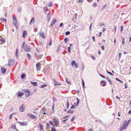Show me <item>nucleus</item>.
I'll list each match as a JSON object with an SVG mask.
<instances>
[{
  "mask_svg": "<svg viewBox=\"0 0 131 131\" xmlns=\"http://www.w3.org/2000/svg\"><path fill=\"white\" fill-rule=\"evenodd\" d=\"M52 121L54 123L55 125H54L53 124V122L51 121H49V122L50 124L52 125L53 126L58 127L59 124V122L57 119L55 118H53L52 119Z\"/></svg>",
  "mask_w": 131,
  "mask_h": 131,
  "instance_id": "obj_1",
  "label": "nucleus"
},
{
  "mask_svg": "<svg viewBox=\"0 0 131 131\" xmlns=\"http://www.w3.org/2000/svg\"><path fill=\"white\" fill-rule=\"evenodd\" d=\"M128 125H127V123L124 122V124L121 126H120L119 128L120 131H122L123 129H125L127 127Z\"/></svg>",
  "mask_w": 131,
  "mask_h": 131,
  "instance_id": "obj_2",
  "label": "nucleus"
},
{
  "mask_svg": "<svg viewBox=\"0 0 131 131\" xmlns=\"http://www.w3.org/2000/svg\"><path fill=\"white\" fill-rule=\"evenodd\" d=\"M13 23L14 25L16 27V28L17 30L18 28V22L17 19L16 17H13Z\"/></svg>",
  "mask_w": 131,
  "mask_h": 131,
  "instance_id": "obj_3",
  "label": "nucleus"
},
{
  "mask_svg": "<svg viewBox=\"0 0 131 131\" xmlns=\"http://www.w3.org/2000/svg\"><path fill=\"white\" fill-rule=\"evenodd\" d=\"M27 115L29 117L31 118L34 119H35L36 120L37 118V116H35L33 114L30 113H29L27 114Z\"/></svg>",
  "mask_w": 131,
  "mask_h": 131,
  "instance_id": "obj_4",
  "label": "nucleus"
},
{
  "mask_svg": "<svg viewBox=\"0 0 131 131\" xmlns=\"http://www.w3.org/2000/svg\"><path fill=\"white\" fill-rule=\"evenodd\" d=\"M24 92L25 93H26L25 94L26 97H28L30 95V92L28 89H26L24 90Z\"/></svg>",
  "mask_w": 131,
  "mask_h": 131,
  "instance_id": "obj_5",
  "label": "nucleus"
},
{
  "mask_svg": "<svg viewBox=\"0 0 131 131\" xmlns=\"http://www.w3.org/2000/svg\"><path fill=\"white\" fill-rule=\"evenodd\" d=\"M25 106L24 104H23L19 108V110L20 112H23L25 110Z\"/></svg>",
  "mask_w": 131,
  "mask_h": 131,
  "instance_id": "obj_6",
  "label": "nucleus"
},
{
  "mask_svg": "<svg viewBox=\"0 0 131 131\" xmlns=\"http://www.w3.org/2000/svg\"><path fill=\"white\" fill-rule=\"evenodd\" d=\"M71 64L73 67L74 66L75 68H78V64L76 63L74 60L72 61L71 63Z\"/></svg>",
  "mask_w": 131,
  "mask_h": 131,
  "instance_id": "obj_7",
  "label": "nucleus"
},
{
  "mask_svg": "<svg viewBox=\"0 0 131 131\" xmlns=\"http://www.w3.org/2000/svg\"><path fill=\"white\" fill-rule=\"evenodd\" d=\"M14 63V61L12 59L10 60L8 64V66H11L13 65Z\"/></svg>",
  "mask_w": 131,
  "mask_h": 131,
  "instance_id": "obj_8",
  "label": "nucleus"
},
{
  "mask_svg": "<svg viewBox=\"0 0 131 131\" xmlns=\"http://www.w3.org/2000/svg\"><path fill=\"white\" fill-rule=\"evenodd\" d=\"M24 50L26 52H29L30 51L31 49L29 47L25 46L24 48Z\"/></svg>",
  "mask_w": 131,
  "mask_h": 131,
  "instance_id": "obj_9",
  "label": "nucleus"
},
{
  "mask_svg": "<svg viewBox=\"0 0 131 131\" xmlns=\"http://www.w3.org/2000/svg\"><path fill=\"white\" fill-rule=\"evenodd\" d=\"M18 123L21 126H26L27 125V123L25 122H19Z\"/></svg>",
  "mask_w": 131,
  "mask_h": 131,
  "instance_id": "obj_10",
  "label": "nucleus"
},
{
  "mask_svg": "<svg viewBox=\"0 0 131 131\" xmlns=\"http://www.w3.org/2000/svg\"><path fill=\"white\" fill-rule=\"evenodd\" d=\"M53 81L54 82V86H56L57 85H61V83H59L57 81H56V80L55 79H53Z\"/></svg>",
  "mask_w": 131,
  "mask_h": 131,
  "instance_id": "obj_11",
  "label": "nucleus"
},
{
  "mask_svg": "<svg viewBox=\"0 0 131 131\" xmlns=\"http://www.w3.org/2000/svg\"><path fill=\"white\" fill-rule=\"evenodd\" d=\"M41 64H40V62L37 63L36 64V69L37 70H39V68H40V66Z\"/></svg>",
  "mask_w": 131,
  "mask_h": 131,
  "instance_id": "obj_12",
  "label": "nucleus"
},
{
  "mask_svg": "<svg viewBox=\"0 0 131 131\" xmlns=\"http://www.w3.org/2000/svg\"><path fill=\"white\" fill-rule=\"evenodd\" d=\"M27 36V32L25 30H24L23 33V37L24 38H25Z\"/></svg>",
  "mask_w": 131,
  "mask_h": 131,
  "instance_id": "obj_13",
  "label": "nucleus"
},
{
  "mask_svg": "<svg viewBox=\"0 0 131 131\" xmlns=\"http://www.w3.org/2000/svg\"><path fill=\"white\" fill-rule=\"evenodd\" d=\"M42 55L38 54H37L35 56L36 57L37 59H39L41 58L42 57Z\"/></svg>",
  "mask_w": 131,
  "mask_h": 131,
  "instance_id": "obj_14",
  "label": "nucleus"
},
{
  "mask_svg": "<svg viewBox=\"0 0 131 131\" xmlns=\"http://www.w3.org/2000/svg\"><path fill=\"white\" fill-rule=\"evenodd\" d=\"M56 21L57 20H56L54 19H53L52 21H51V23L50 25V27H51L52 26L53 24H54Z\"/></svg>",
  "mask_w": 131,
  "mask_h": 131,
  "instance_id": "obj_15",
  "label": "nucleus"
},
{
  "mask_svg": "<svg viewBox=\"0 0 131 131\" xmlns=\"http://www.w3.org/2000/svg\"><path fill=\"white\" fill-rule=\"evenodd\" d=\"M38 126L40 128V130L42 131L43 128V126L40 123H39Z\"/></svg>",
  "mask_w": 131,
  "mask_h": 131,
  "instance_id": "obj_16",
  "label": "nucleus"
},
{
  "mask_svg": "<svg viewBox=\"0 0 131 131\" xmlns=\"http://www.w3.org/2000/svg\"><path fill=\"white\" fill-rule=\"evenodd\" d=\"M11 128L13 129L14 130H15L16 131H19L17 128L16 125H12L11 127Z\"/></svg>",
  "mask_w": 131,
  "mask_h": 131,
  "instance_id": "obj_17",
  "label": "nucleus"
},
{
  "mask_svg": "<svg viewBox=\"0 0 131 131\" xmlns=\"http://www.w3.org/2000/svg\"><path fill=\"white\" fill-rule=\"evenodd\" d=\"M39 35L41 36L43 38H45V35L44 33L40 32L39 34Z\"/></svg>",
  "mask_w": 131,
  "mask_h": 131,
  "instance_id": "obj_18",
  "label": "nucleus"
},
{
  "mask_svg": "<svg viewBox=\"0 0 131 131\" xmlns=\"http://www.w3.org/2000/svg\"><path fill=\"white\" fill-rule=\"evenodd\" d=\"M35 19H34V18H32L31 20L29 23V25H31L32 23H34V22H35Z\"/></svg>",
  "mask_w": 131,
  "mask_h": 131,
  "instance_id": "obj_19",
  "label": "nucleus"
},
{
  "mask_svg": "<svg viewBox=\"0 0 131 131\" xmlns=\"http://www.w3.org/2000/svg\"><path fill=\"white\" fill-rule=\"evenodd\" d=\"M1 70L2 72L3 73H5L6 72V69L4 68H1Z\"/></svg>",
  "mask_w": 131,
  "mask_h": 131,
  "instance_id": "obj_20",
  "label": "nucleus"
},
{
  "mask_svg": "<svg viewBox=\"0 0 131 131\" xmlns=\"http://www.w3.org/2000/svg\"><path fill=\"white\" fill-rule=\"evenodd\" d=\"M122 44L123 45H125V39L124 37H123L122 36Z\"/></svg>",
  "mask_w": 131,
  "mask_h": 131,
  "instance_id": "obj_21",
  "label": "nucleus"
},
{
  "mask_svg": "<svg viewBox=\"0 0 131 131\" xmlns=\"http://www.w3.org/2000/svg\"><path fill=\"white\" fill-rule=\"evenodd\" d=\"M0 41L1 42L0 43V44H2V43H4L5 42L4 39L2 38L0 39Z\"/></svg>",
  "mask_w": 131,
  "mask_h": 131,
  "instance_id": "obj_22",
  "label": "nucleus"
},
{
  "mask_svg": "<svg viewBox=\"0 0 131 131\" xmlns=\"http://www.w3.org/2000/svg\"><path fill=\"white\" fill-rule=\"evenodd\" d=\"M31 83L34 86H36L37 85V83L36 82H31Z\"/></svg>",
  "mask_w": 131,
  "mask_h": 131,
  "instance_id": "obj_23",
  "label": "nucleus"
},
{
  "mask_svg": "<svg viewBox=\"0 0 131 131\" xmlns=\"http://www.w3.org/2000/svg\"><path fill=\"white\" fill-rule=\"evenodd\" d=\"M76 99L77 100V102L76 103H74V105H75V106H78V105L79 104V99L77 98Z\"/></svg>",
  "mask_w": 131,
  "mask_h": 131,
  "instance_id": "obj_24",
  "label": "nucleus"
},
{
  "mask_svg": "<svg viewBox=\"0 0 131 131\" xmlns=\"http://www.w3.org/2000/svg\"><path fill=\"white\" fill-rule=\"evenodd\" d=\"M100 83H103V84L102 85H101L102 86H105V82L103 81H101V82Z\"/></svg>",
  "mask_w": 131,
  "mask_h": 131,
  "instance_id": "obj_25",
  "label": "nucleus"
},
{
  "mask_svg": "<svg viewBox=\"0 0 131 131\" xmlns=\"http://www.w3.org/2000/svg\"><path fill=\"white\" fill-rule=\"evenodd\" d=\"M24 95V93L23 92H21L18 93V96H20Z\"/></svg>",
  "mask_w": 131,
  "mask_h": 131,
  "instance_id": "obj_26",
  "label": "nucleus"
},
{
  "mask_svg": "<svg viewBox=\"0 0 131 131\" xmlns=\"http://www.w3.org/2000/svg\"><path fill=\"white\" fill-rule=\"evenodd\" d=\"M115 79H116V80H117V81H119L120 82H121V83L122 84L123 83V82L122 81H121V80H119V79H118V78H116Z\"/></svg>",
  "mask_w": 131,
  "mask_h": 131,
  "instance_id": "obj_27",
  "label": "nucleus"
},
{
  "mask_svg": "<svg viewBox=\"0 0 131 131\" xmlns=\"http://www.w3.org/2000/svg\"><path fill=\"white\" fill-rule=\"evenodd\" d=\"M131 121V120L130 119H129L128 121H124V122L125 123H127V125H128L130 123V122Z\"/></svg>",
  "mask_w": 131,
  "mask_h": 131,
  "instance_id": "obj_28",
  "label": "nucleus"
},
{
  "mask_svg": "<svg viewBox=\"0 0 131 131\" xmlns=\"http://www.w3.org/2000/svg\"><path fill=\"white\" fill-rule=\"evenodd\" d=\"M0 20L2 21L3 22L4 21H5V23L6 22V20L5 19H4L3 18H1L0 19Z\"/></svg>",
  "mask_w": 131,
  "mask_h": 131,
  "instance_id": "obj_29",
  "label": "nucleus"
},
{
  "mask_svg": "<svg viewBox=\"0 0 131 131\" xmlns=\"http://www.w3.org/2000/svg\"><path fill=\"white\" fill-rule=\"evenodd\" d=\"M25 75L24 74H23L21 75V77L22 79H24L25 78Z\"/></svg>",
  "mask_w": 131,
  "mask_h": 131,
  "instance_id": "obj_30",
  "label": "nucleus"
},
{
  "mask_svg": "<svg viewBox=\"0 0 131 131\" xmlns=\"http://www.w3.org/2000/svg\"><path fill=\"white\" fill-rule=\"evenodd\" d=\"M47 86V85L46 84H44L41 85L40 86V88H44V87L46 86Z\"/></svg>",
  "mask_w": 131,
  "mask_h": 131,
  "instance_id": "obj_31",
  "label": "nucleus"
},
{
  "mask_svg": "<svg viewBox=\"0 0 131 131\" xmlns=\"http://www.w3.org/2000/svg\"><path fill=\"white\" fill-rule=\"evenodd\" d=\"M69 102L68 101L66 103V105H67V109H68L69 107Z\"/></svg>",
  "mask_w": 131,
  "mask_h": 131,
  "instance_id": "obj_32",
  "label": "nucleus"
},
{
  "mask_svg": "<svg viewBox=\"0 0 131 131\" xmlns=\"http://www.w3.org/2000/svg\"><path fill=\"white\" fill-rule=\"evenodd\" d=\"M52 5V2H50L48 4V6L49 7H51Z\"/></svg>",
  "mask_w": 131,
  "mask_h": 131,
  "instance_id": "obj_33",
  "label": "nucleus"
},
{
  "mask_svg": "<svg viewBox=\"0 0 131 131\" xmlns=\"http://www.w3.org/2000/svg\"><path fill=\"white\" fill-rule=\"evenodd\" d=\"M47 18L48 21L49 22L50 19V17L49 16H47Z\"/></svg>",
  "mask_w": 131,
  "mask_h": 131,
  "instance_id": "obj_34",
  "label": "nucleus"
},
{
  "mask_svg": "<svg viewBox=\"0 0 131 131\" xmlns=\"http://www.w3.org/2000/svg\"><path fill=\"white\" fill-rule=\"evenodd\" d=\"M66 81L67 83L69 84H70L71 83V82L69 81V80L66 79Z\"/></svg>",
  "mask_w": 131,
  "mask_h": 131,
  "instance_id": "obj_35",
  "label": "nucleus"
},
{
  "mask_svg": "<svg viewBox=\"0 0 131 131\" xmlns=\"http://www.w3.org/2000/svg\"><path fill=\"white\" fill-rule=\"evenodd\" d=\"M27 56L28 58L29 59H30L31 58V56L30 55L29 53L27 54Z\"/></svg>",
  "mask_w": 131,
  "mask_h": 131,
  "instance_id": "obj_36",
  "label": "nucleus"
},
{
  "mask_svg": "<svg viewBox=\"0 0 131 131\" xmlns=\"http://www.w3.org/2000/svg\"><path fill=\"white\" fill-rule=\"evenodd\" d=\"M54 105H52V109L53 112H54Z\"/></svg>",
  "mask_w": 131,
  "mask_h": 131,
  "instance_id": "obj_37",
  "label": "nucleus"
},
{
  "mask_svg": "<svg viewBox=\"0 0 131 131\" xmlns=\"http://www.w3.org/2000/svg\"><path fill=\"white\" fill-rule=\"evenodd\" d=\"M97 4L96 3H94L92 5V6L94 7H96L97 6Z\"/></svg>",
  "mask_w": 131,
  "mask_h": 131,
  "instance_id": "obj_38",
  "label": "nucleus"
},
{
  "mask_svg": "<svg viewBox=\"0 0 131 131\" xmlns=\"http://www.w3.org/2000/svg\"><path fill=\"white\" fill-rule=\"evenodd\" d=\"M71 49V48L70 47H68V51L69 52V53H71V52L70 50V49Z\"/></svg>",
  "mask_w": 131,
  "mask_h": 131,
  "instance_id": "obj_39",
  "label": "nucleus"
},
{
  "mask_svg": "<svg viewBox=\"0 0 131 131\" xmlns=\"http://www.w3.org/2000/svg\"><path fill=\"white\" fill-rule=\"evenodd\" d=\"M51 131H56L55 130V128L52 127L51 128Z\"/></svg>",
  "mask_w": 131,
  "mask_h": 131,
  "instance_id": "obj_40",
  "label": "nucleus"
},
{
  "mask_svg": "<svg viewBox=\"0 0 131 131\" xmlns=\"http://www.w3.org/2000/svg\"><path fill=\"white\" fill-rule=\"evenodd\" d=\"M70 34V32L69 31H67L66 32L65 35H69Z\"/></svg>",
  "mask_w": 131,
  "mask_h": 131,
  "instance_id": "obj_41",
  "label": "nucleus"
},
{
  "mask_svg": "<svg viewBox=\"0 0 131 131\" xmlns=\"http://www.w3.org/2000/svg\"><path fill=\"white\" fill-rule=\"evenodd\" d=\"M75 105H73L71 107V109H74L75 108Z\"/></svg>",
  "mask_w": 131,
  "mask_h": 131,
  "instance_id": "obj_42",
  "label": "nucleus"
},
{
  "mask_svg": "<svg viewBox=\"0 0 131 131\" xmlns=\"http://www.w3.org/2000/svg\"><path fill=\"white\" fill-rule=\"evenodd\" d=\"M123 27L122 26H121V31L122 32H123Z\"/></svg>",
  "mask_w": 131,
  "mask_h": 131,
  "instance_id": "obj_43",
  "label": "nucleus"
},
{
  "mask_svg": "<svg viewBox=\"0 0 131 131\" xmlns=\"http://www.w3.org/2000/svg\"><path fill=\"white\" fill-rule=\"evenodd\" d=\"M74 118H75V116H73L71 119V121L72 122H73V121H74Z\"/></svg>",
  "mask_w": 131,
  "mask_h": 131,
  "instance_id": "obj_44",
  "label": "nucleus"
},
{
  "mask_svg": "<svg viewBox=\"0 0 131 131\" xmlns=\"http://www.w3.org/2000/svg\"><path fill=\"white\" fill-rule=\"evenodd\" d=\"M106 72L108 74L111 75H114L113 74H112L110 72L107 71V70L106 71Z\"/></svg>",
  "mask_w": 131,
  "mask_h": 131,
  "instance_id": "obj_45",
  "label": "nucleus"
},
{
  "mask_svg": "<svg viewBox=\"0 0 131 131\" xmlns=\"http://www.w3.org/2000/svg\"><path fill=\"white\" fill-rule=\"evenodd\" d=\"M100 76L101 77H102V78H103L105 79V77L104 76V75H101V74H100Z\"/></svg>",
  "mask_w": 131,
  "mask_h": 131,
  "instance_id": "obj_46",
  "label": "nucleus"
},
{
  "mask_svg": "<svg viewBox=\"0 0 131 131\" xmlns=\"http://www.w3.org/2000/svg\"><path fill=\"white\" fill-rule=\"evenodd\" d=\"M67 113H71V114H72L73 113V112L71 110H70L68 111Z\"/></svg>",
  "mask_w": 131,
  "mask_h": 131,
  "instance_id": "obj_47",
  "label": "nucleus"
},
{
  "mask_svg": "<svg viewBox=\"0 0 131 131\" xmlns=\"http://www.w3.org/2000/svg\"><path fill=\"white\" fill-rule=\"evenodd\" d=\"M18 49H16V52L15 54L17 56H18Z\"/></svg>",
  "mask_w": 131,
  "mask_h": 131,
  "instance_id": "obj_48",
  "label": "nucleus"
},
{
  "mask_svg": "<svg viewBox=\"0 0 131 131\" xmlns=\"http://www.w3.org/2000/svg\"><path fill=\"white\" fill-rule=\"evenodd\" d=\"M13 114H11V115H10L9 116V118L10 119H12V115H13Z\"/></svg>",
  "mask_w": 131,
  "mask_h": 131,
  "instance_id": "obj_49",
  "label": "nucleus"
},
{
  "mask_svg": "<svg viewBox=\"0 0 131 131\" xmlns=\"http://www.w3.org/2000/svg\"><path fill=\"white\" fill-rule=\"evenodd\" d=\"M82 84L83 86V87H84V81L83 79H82Z\"/></svg>",
  "mask_w": 131,
  "mask_h": 131,
  "instance_id": "obj_50",
  "label": "nucleus"
},
{
  "mask_svg": "<svg viewBox=\"0 0 131 131\" xmlns=\"http://www.w3.org/2000/svg\"><path fill=\"white\" fill-rule=\"evenodd\" d=\"M50 42L49 44V46H50L51 45V44H52V41H51V39H50Z\"/></svg>",
  "mask_w": 131,
  "mask_h": 131,
  "instance_id": "obj_51",
  "label": "nucleus"
},
{
  "mask_svg": "<svg viewBox=\"0 0 131 131\" xmlns=\"http://www.w3.org/2000/svg\"><path fill=\"white\" fill-rule=\"evenodd\" d=\"M68 40V39L67 38H66L65 39H64V41L66 43L67 42Z\"/></svg>",
  "mask_w": 131,
  "mask_h": 131,
  "instance_id": "obj_52",
  "label": "nucleus"
},
{
  "mask_svg": "<svg viewBox=\"0 0 131 131\" xmlns=\"http://www.w3.org/2000/svg\"><path fill=\"white\" fill-rule=\"evenodd\" d=\"M47 128H49V125L48 123H47Z\"/></svg>",
  "mask_w": 131,
  "mask_h": 131,
  "instance_id": "obj_53",
  "label": "nucleus"
},
{
  "mask_svg": "<svg viewBox=\"0 0 131 131\" xmlns=\"http://www.w3.org/2000/svg\"><path fill=\"white\" fill-rule=\"evenodd\" d=\"M51 15L50 12H49L48 13V14L47 16H49L50 17Z\"/></svg>",
  "mask_w": 131,
  "mask_h": 131,
  "instance_id": "obj_54",
  "label": "nucleus"
},
{
  "mask_svg": "<svg viewBox=\"0 0 131 131\" xmlns=\"http://www.w3.org/2000/svg\"><path fill=\"white\" fill-rule=\"evenodd\" d=\"M63 25V23H61L60 25V27H61Z\"/></svg>",
  "mask_w": 131,
  "mask_h": 131,
  "instance_id": "obj_55",
  "label": "nucleus"
},
{
  "mask_svg": "<svg viewBox=\"0 0 131 131\" xmlns=\"http://www.w3.org/2000/svg\"><path fill=\"white\" fill-rule=\"evenodd\" d=\"M43 12H45V13H46L47 11V9H46L45 8H44L43 9Z\"/></svg>",
  "mask_w": 131,
  "mask_h": 131,
  "instance_id": "obj_56",
  "label": "nucleus"
},
{
  "mask_svg": "<svg viewBox=\"0 0 131 131\" xmlns=\"http://www.w3.org/2000/svg\"><path fill=\"white\" fill-rule=\"evenodd\" d=\"M92 39H93V41L94 42L95 41V39L94 37L92 36Z\"/></svg>",
  "mask_w": 131,
  "mask_h": 131,
  "instance_id": "obj_57",
  "label": "nucleus"
},
{
  "mask_svg": "<svg viewBox=\"0 0 131 131\" xmlns=\"http://www.w3.org/2000/svg\"><path fill=\"white\" fill-rule=\"evenodd\" d=\"M101 48L103 50H104V48L103 46H102Z\"/></svg>",
  "mask_w": 131,
  "mask_h": 131,
  "instance_id": "obj_58",
  "label": "nucleus"
},
{
  "mask_svg": "<svg viewBox=\"0 0 131 131\" xmlns=\"http://www.w3.org/2000/svg\"><path fill=\"white\" fill-rule=\"evenodd\" d=\"M105 30V28H103L102 30V31L104 32Z\"/></svg>",
  "mask_w": 131,
  "mask_h": 131,
  "instance_id": "obj_59",
  "label": "nucleus"
},
{
  "mask_svg": "<svg viewBox=\"0 0 131 131\" xmlns=\"http://www.w3.org/2000/svg\"><path fill=\"white\" fill-rule=\"evenodd\" d=\"M91 57L94 60H95V57L93 56H91Z\"/></svg>",
  "mask_w": 131,
  "mask_h": 131,
  "instance_id": "obj_60",
  "label": "nucleus"
},
{
  "mask_svg": "<svg viewBox=\"0 0 131 131\" xmlns=\"http://www.w3.org/2000/svg\"><path fill=\"white\" fill-rule=\"evenodd\" d=\"M106 6V5H104L103 7V8H102V9H103L104 8H105Z\"/></svg>",
  "mask_w": 131,
  "mask_h": 131,
  "instance_id": "obj_61",
  "label": "nucleus"
},
{
  "mask_svg": "<svg viewBox=\"0 0 131 131\" xmlns=\"http://www.w3.org/2000/svg\"><path fill=\"white\" fill-rule=\"evenodd\" d=\"M108 82H109L110 83V84H112V82H111V81L110 80H108Z\"/></svg>",
  "mask_w": 131,
  "mask_h": 131,
  "instance_id": "obj_62",
  "label": "nucleus"
},
{
  "mask_svg": "<svg viewBox=\"0 0 131 131\" xmlns=\"http://www.w3.org/2000/svg\"><path fill=\"white\" fill-rule=\"evenodd\" d=\"M121 53H119V59L121 57Z\"/></svg>",
  "mask_w": 131,
  "mask_h": 131,
  "instance_id": "obj_63",
  "label": "nucleus"
},
{
  "mask_svg": "<svg viewBox=\"0 0 131 131\" xmlns=\"http://www.w3.org/2000/svg\"><path fill=\"white\" fill-rule=\"evenodd\" d=\"M128 113L129 114H131V110L128 111Z\"/></svg>",
  "mask_w": 131,
  "mask_h": 131,
  "instance_id": "obj_64",
  "label": "nucleus"
}]
</instances>
